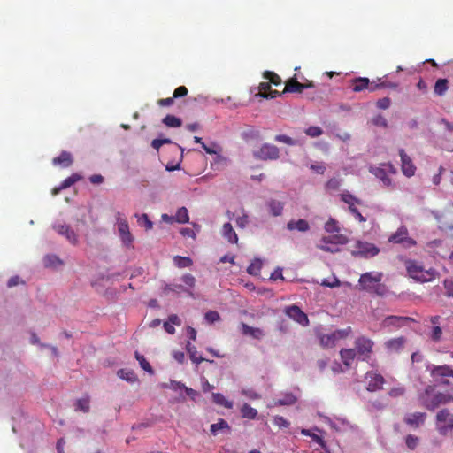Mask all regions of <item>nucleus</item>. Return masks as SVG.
Instances as JSON below:
<instances>
[{"instance_id":"1","label":"nucleus","mask_w":453,"mask_h":453,"mask_svg":"<svg viewBox=\"0 0 453 453\" xmlns=\"http://www.w3.org/2000/svg\"><path fill=\"white\" fill-rule=\"evenodd\" d=\"M383 273L380 272H368L360 275L358 285L361 290L378 296H384L388 289L385 284L381 283Z\"/></svg>"},{"instance_id":"2","label":"nucleus","mask_w":453,"mask_h":453,"mask_svg":"<svg viewBox=\"0 0 453 453\" xmlns=\"http://www.w3.org/2000/svg\"><path fill=\"white\" fill-rule=\"evenodd\" d=\"M406 269L409 276L419 282L431 281L437 274L434 269H425L420 263L414 260H409L406 262Z\"/></svg>"},{"instance_id":"3","label":"nucleus","mask_w":453,"mask_h":453,"mask_svg":"<svg viewBox=\"0 0 453 453\" xmlns=\"http://www.w3.org/2000/svg\"><path fill=\"white\" fill-rule=\"evenodd\" d=\"M421 401L428 410H434L440 404H446L453 402V395L445 393L430 394V388H428L421 396Z\"/></svg>"},{"instance_id":"4","label":"nucleus","mask_w":453,"mask_h":453,"mask_svg":"<svg viewBox=\"0 0 453 453\" xmlns=\"http://www.w3.org/2000/svg\"><path fill=\"white\" fill-rule=\"evenodd\" d=\"M426 370L430 372V375L434 381L442 385H449V382L446 378L453 377V367L447 365H435L429 364L426 366Z\"/></svg>"},{"instance_id":"5","label":"nucleus","mask_w":453,"mask_h":453,"mask_svg":"<svg viewBox=\"0 0 453 453\" xmlns=\"http://www.w3.org/2000/svg\"><path fill=\"white\" fill-rule=\"evenodd\" d=\"M253 157L262 161H274L280 158V150L277 146L265 142L257 150H253Z\"/></svg>"},{"instance_id":"6","label":"nucleus","mask_w":453,"mask_h":453,"mask_svg":"<svg viewBox=\"0 0 453 453\" xmlns=\"http://www.w3.org/2000/svg\"><path fill=\"white\" fill-rule=\"evenodd\" d=\"M436 428L440 434L447 435L453 430V413L448 409H442L436 414Z\"/></svg>"},{"instance_id":"7","label":"nucleus","mask_w":453,"mask_h":453,"mask_svg":"<svg viewBox=\"0 0 453 453\" xmlns=\"http://www.w3.org/2000/svg\"><path fill=\"white\" fill-rule=\"evenodd\" d=\"M325 422L330 426L332 429L338 433H356L357 432V426L352 425L345 418L335 417L331 418L329 417H324Z\"/></svg>"},{"instance_id":"8","label":"nucleus","mask_w":453,"mask_h":453,"mask_svg":"<svg viewBox=\"0 0 453 453\" xmlns=\"http://www.w3.org/2000/svg\"><path fill=\"white\" fill-rule=\"evenodd\" d=\"M346 238L342 235H334L331 237H323L317 248L326 252L336 253L340 250L337 244H344Z\"/></svg>"},{"instance_id":"9","label":"nucleus","mask_w":453,"mask_h":453,"mask_svg":"<svg viewBox=\"0 0 453 453\" xmlns=\"http://www.w3.org/2000/svg\"><path fill=\"white\" fill-rule=\"evenodd\" d=\"M374 342L365 336L357 337L355 341V349L358 358L365 361L372 351Z\"/></svg>"},{"instance_id":"10","label":"nucleus","mask_w":453,"mask_h":453,"mask_svg":"<svg viewBox=\"0 0 453 453\" xmlns=\"http://www.w3.org/2000/svg\"><path fill=\"white\" fill-rule=\"evenodd\" d=\"M355 248L356 250L353 251V255L364 258L373 257L380 252V249L377 246L363 241H357Z\"/></svg>"},{"instance_id":"11","label":"nucleus","mask_w":453,"mask_h":453,"mask_svg":"<svg viewBox=\"0 0 453 453\" xmlns=\"http://www.w3.org/2000/svg\"><path fill=\"white\" fill-rule=\"evenodd\" d=\"M388 241L393 243L402 244L404 248H411L416 245V241L408 236V230L405 226H400L397 231L388 238Z\"/></svg>"},{"instance_id":"12","label":"nucleus","mask_w":453,"mask_h":453,"mask_svg":"<svg viewBox=\"0 0 453 453\" xmlns=\"http://www.w3.org/2000/svg\"><path fill=\"white\" fill-rule=\"evenodd\" d=\"M366 389L371 392H375L382 388L385 383V379L380 373L374 371L367 372L365 374Z\"/></svg>"},{"instance_id":"13","label":"nucleus","mask_w":453,"mask_h":453,"mask_svg":"<svg viewBox=\"0 0 453 453\" xmlns=\"http://www.w3.org/2000/svg\"><path fill=\"white\" fill-rule=\"evenodd\" d=\"M52 227L58 234L65 237L71 244L76 245L78 243V235L69 225L56 222Z\"/></svg>"},{"instance_id":"14","label":"nucleus","mask_w":453,"mask_h":453,"mask_svg":"<svg viewBox=\"0 0 453 453\" xmlns=\"http://www.w3.org/2000/svg\"><path fill=\"white\" fill-rule=\"evenodd\" d=\"M117 226L119 237L126 247L131 246L134 238L129 231L127 221L122 219L119 214L117 218Z\"/></svg>"},{"instance_id":"15","label":"nucleus","mask_w":453,"mask_h":453,"mask_svg":"<svg viewBox=\"0 0 453 453\" xmlns=\"http://www.w3.org/2000/svg\"><path fill=\"white\" fill-rule=\"evenodd\" d=\"M399 156L401 157V169L403 175L408 178L412 177L415 174L416 166L411 158L405 153L403 149L399 150Z\"/></svg>"},{"instance_id":"16","label":"nucleus","mask_w":453,"mask_h":453,"mask_svg":"<svg viewBox=\"0 0 453 453\" xmlns=\"http://www.w3.org/2000/svg\"><path fill=\"white\" fill-rule=\"evenodd\" d=\"M286 314L303 326L309 325L307 315L296 305H291L288 307L286 309Z\"/></svg>"},{"instance_id":"17","label":"nucleus","mask_w":453,"mask_h":453,"mask_svg":"<svg viewBox=\"0 0 453 453\" xmlns=\"http://www.w3.org/2000/svg\"><path fill=\"white\" fill-rule=\"evenodd\" d=\"M370 172L381 181L384 187L392 186V180L388 177L386 168L380 166H372L370 167Z\"/></svg>"},{"instance_id":"18","label":"nucleus","mask_w":453,"mask_h":453,"mask_svg":"<svg viewBox=\"0 0 453 453\" xmlns=\"http://www.w3.org/2000/svg\"><path fill=\"white\" fill-rule=\"evenodd\" d=\"M426 418L425 412L409 413L405 416L404 421L411 426L418 427L423 425Z\"/></svg>"},{"instance_id":"19","label":"nucleus","mask_w":453,"mask_h":453,"mask_svg":"<svg viewBox=\"0 0 453 453\" xmlns=\"http://www.w3.org/2000/svg\"><path fill=\"white\" fill-rule=\"evenodd\" d=\"M287 229L289 231L305 233L310 230V225L307 220L303 219L298 220L291 219L287 224Z\"/></svg>"},{"instance_id":"20","label":"nucleus","mask_w":453,"mask_h":453,"mask_svg":"<svg viewBox=\"0 0 453 453\" xmlns=\"http://www.w3.org/2000/svg\"><path fill=\"white\" fill-rule=\"evenodd\" d=\"M412 319L410 317H402V316H388L383 320L384 326H397L400 327L403 326L406 322L411 321Z\"/></svg>"},{"instance_id":"21","label":"nucleus","mask_w":453,"mask_h":453,"mask_svg":"<svg viewBox=\"0 0 453 453\" xmlns=\"http://www.w3.org/2000/svg\"><path fill=\"white\" fill-rule=\"evenodd\" d=\"M284 203L276 199H269L266 201V206L269 212L273 217H279L282 214Z\"/></svg>"},{"instance_id":"22","label":"nucleus","mask_w":453,"mask_h":453,"mask_svg":"<svg viewBox=\"0 0 453 453\" xmlns=\"http://www.w3.org/2000/svg\"><path fill=\"white\" fill-rule=\"evenodd\" d=\"M81 179V176L78 173H73L66 178L58 187L52 189V195H58L61 190L65 189Z\"/></svg>"},{"instance_id":"23","label":"nucleus","mask_w":453,"mask_h":453,"mask_svg":"<svg viewBox=\"0 0 453 453\" xmlns=\"http://www.w3.org/2000/svg\"><path fill=\"white\" fill-rule=\"evenodd\" d=\"M298 396L290 392L281 394V397L276 400L274 406H289L296 403Z\"/></svg>"},{"instance_id":"24","label":"nucleus","mask_w":453,"mask_h":453,"mask_svg":"<svg viewBox=\"0 0 453 453\" xmlns=\"http://www.w3.org/2000/svg\"><path fill=\"white\" fill-rule=\"evenodd\" d=\"M221 234L230 243H237L238 236L230 223H225Z\"/></svg>"},{"instance_id":"25","label":"nucleus","mask_w":453,"mask_h":453,"mask_svg":"<svg viewBox=\"0 0 453 453\" xmlns=\"http://www.w3.org/2000/svg\"><path fill=\"white\" fill-rule=\"evenodd\" d=\"M52 163L54 165L68 167L73 163V157L69 152L63 151L58 157L53 158Z\"/></svg>"},{"instance_id":"26","label":"nucleus","mask_w":453,"mask_h":453,"mask_svg":"<svg viewBox=\"0 0 453 453\" xmlns=\"http://www.w3.org/2000/svg\"><path fill=\"white\" fill-rule=\"evenodd\" d=\"M341 358L343 364L349 367L352 365L356 356L357 355L354 349H342L340 351Z\"/></svg>"},{"instance_id":"27","label":"nucleus","mask_w":453,"mask_h":453,"mask_svg":"<svg viewBox=\"0 0 453 453\" xmlns=\"http://www.w3.org/2000/svg\"><path fill=\"white\" fill-rule=\"evenodd\" d=\"M63 261L54 254H48L43 257V265L48 268H58L63 265Z\"/></svg>"},{"instance_id":"28","label":"nucleus","mask_w":453,"mask_h":453,"mask_svg":"<svg viewBox=\"0 0 453 453\" xmlns=\"http://www.w3.org/2000/svg\"><path fill=\"white\" fill-rule=\"evenodd\" d=\"M241 137L245 142H250L253 140L258 141L261 139V134L259 130L255 129L253 127H249L241 133Z\"/></svg>"},{"instance_id":"29","label":"nucleus","mask_w":453,"mask_h":453,"mask_svg":"<svg viewBox=\"0 0 453 453\" xmlns=\"http://www.w3.org/2000/svg\"><path fill=\"white\" fill-rule=\"evenodd\" d=\"M211 397H212L213 403H216L217 405L223 406L226 409H232L234 406L233 402L227 400L220 393H212Z\"/></svg>"},{"instance_id":"30","label":"nucleus","mask_w":453,"mask_h":453,"mask_svg":"<svg viewBox=\"0 0 453 453\" xmlns=\"http://www.w3.org/2000/svg\"><path fill=\"white\" fill-rule=\"evenodd\" d=\"M186 349L193 363L198 365L205 360L203 357L198 355L196 348L194 345H192L190 342H187Z\"/></svg>"},{"instance_id":"31","label":"nucleus","mask_w":453,"mask_h":453,"mask_svg":"<svg viewBox=\"0 0 453 453\" xmlns=\"http://www.w3.org/2000/svg\"><path fill=\"white\" fill-rule=\"evenodd\" d=\"M230 429L231 428H230L228 423L222 418H219L217 423L211 425V433L213 435H216L219 431L228 433V432H230Z\"/></svg>"},{"instance_id":"32","label":"nucleus","mask_w":453,"mask_h":453,"mask_svg":"<svg viewBox=\"0 0 453 453\" xmlns=\"http://www.w3.org/2000/svg\"><path fill=\"white\" fill-rule=\"evenodd\" d=\"M118 376L130 383L137 381L136 374L130 369H120L117 372Z\"/></svg>"},{"instance_id":"33","label":"nucleus","mask_w":453,"mask_h":453,"mask_svg":"<svg viewBox=\"0 0 453 453\" xmlns=\"http://www.w3.org/2000/svg\"><path fill=\"white\" fill-rule=\"evenodd\" d=\"M242 417L248 419H255L257 416V411L248 403H244L241 408Z\"/></svg>"},{"instance_id":"34","label":"nucleus","mask_w":453,"mask_h":453,"mask_svg":"<svg viewBox=\"0 0 453 453\" xmlns=\"http://www.w3.org/2000/svg\"><path fill=\"white\" fill-rule=\"evenodd\" d=\"M175 222L185 224L189 222L188 211L186 207H180L174 215Z\"/></svg>"},{"instance_id":"35","label":"nucleus","mask_w":453,"mask_h":453,"mask_svg":"<svg viewBox=\"0 0 453 453\" xmlns=\"http://www.w3.org/2000/svg\"><path fill=\"white\" fill-rule=\"evenodd\" d=\"M342 201L349 205V208L355 205L362 204V201L348 191L343 192L341 195Z\"/></svg>"},{"instance_id":"36","label":"nucleus","mask_w":453,"mask_h":453,"mask_svg":"<svg viewBox=\"0 0 453 453\" xmlns=\"http://www.w3.org/2000/svg\"><path fill=\"white\" fill-rule=\"evenodd\" d=\"M319 342L321 346L324 348H332L335 345V342H337L334 334H320L319 336Z\"/></svg>"},{"instance_id":"37","label":"nucleus","mask_w":453,"mask_h":453,"mask_svg":"<svg viewBox=\"0 0 453 453\" xmlns=\"http://www.w3.org/2000/svg\"><path fill=\"white\" fill-rule=\"evenodd\" d=\"M242 333L256 339H259L264 335L261 329L250 326L246 324H242Z\"/></svg>"},{"instance_id":"38","label":"nucleus","mask_w":453,"mask_h":453,"mask_svg":"<svg viewBox=\"0 0 453 453\" xmlns=\"http://www.w3.org/2000/svg\"><path fill=\"white\" fill-rule=\"evenodd\" d=\"M74 409L76 411L88 412L90 409L89 398L86 396L76 400Z\"/></svg>"},{"instance_id":"39","label":"nucleus","mask_w":453,"mask_h":453,"mask_svg":"<svg viewBox=\"0 0 453 453\" xmlns=\"http://www.w3.org/2000/svg\"><path fill=\"white\" fill-rule=\"evenodd\" d=\"M304 88H305V85L304 84H302V83L296 81V80H293V81H291L287 83L285 90L283 91V93H285V92H298V93H301Z\"/></svg>"},{"instance_id":"40","label":"nucleus","mask_w":453,"mask_h":453,"mask_svg":"<svg viewBox=\"0 0 453 453\" xmlns=\"http://www.w3.org/2000/svg\"><path fill=\"white\" fill-rule=\"evenodd\" d=\"M369 84H370V81L368 78H363V77L356 78L354 80L353 91L360 92V91L364 90L365 88H368Z\"/></svg>"},{"instance_id":"41","label":"nucleus","mask_w":453,"mask_h":453,"mask_svg":"<svg viewBox=\"0 0 453 453\" xmlns=\"http://www.w3.org/2000/svg\"><path fill=\"white\" fill-rule=\"evenodd\" d=\"M404 344V339L403 337L391 339L386 342L387 349L394 351H397L401 348H403Z\"/></svg>"},{"instance_id":"42","label":"nucleus","mask_w":453,"mask_h":453,"mask_svg":"<svg viewBox=\"0 0 453 453\" xmlns=\"http://www.w3.org/2000/svg\"><path fill=\"white\" fill-rule=\"evenodd\" d=\"M448 90V81L446 79H439L434 85V93L438 96H443Z\"/></svg>"},{"instance_id":"43","label":"nucleus","mask_w":453,"mask_h":453,"mask_svg":"<svg viewBox=\"0 0 453 453\" xmlns=\"http://www.w3.org/2000/svg\"><path fill=\"white\" fill-rule=\"evenodd\" d=\"M163 123L169 127H179L181 126L182 121L180 118L173 115H166L163 119Z\"/></svg>"},{"instance_id":"44","label":"nucleus","mask_w":453,"mask_h":453,"mask_svg":"<svg viewBox=\"0 0 453 453\" xmlns=\"http://www.w3.org/2000/svg\"><path fill=\"white\" fill-rule=\"evenodd\" d=\"M262 268V261L259 258L254 259L247 268V273L250 275H257Z\"/></svg>"},{"instance_id":"45","label":"nucleus","mask_w":453,"mask_h":453,"mask_svg":"<svg viewBox=\"0 0 453 453\" xmlns=\"http://www.w3.org/2000/svg\"><path fill=\"white\" fill-rule=\"evenodd\" d=\"M173 263L179 268H186L192 265V260L188 257L175 256Z\"/></svg>"},{"instance_id":"46","label":"nucleus","mask_w":453,"mask_h":453,"mask_svg":"<svg viewBox=\"0 0 453 453\" xmlns=\"http://www.w3.org/2000/svg\"><path fill=\"white\" fill-rule=\"evenodd\" d=\"M137 222L140 226H144L146 230H150L153 227V222L149 219L148 215L143 213L142 215L135 214Z\"/></svg>"},{"instance_id":"47","label":"nucleus","mask_w":453,"mask_h":453,"mask_svg":"<svg viewBox=\"0 0 453 453\" xmlns=\"http://www.w3.org/2000/svg\"><path fill=\"white\" fill-rule=\"evenodd\" d=\"M135 357H136L137 361L139 362L140 366L144 371L148 372L149 373H153L151 365H150V363L146 360V358L142 355L139 354L138 352H135Z\"/></svg>"},{"instance_id":"48","label":"nucleus","mask_w":453,"mask_h":453,"mask_svg":"<svg viewBox=\"0 0 453 453\" xmlns=\"http://www.w3.org/2000/svg\"><path fill=\"white\" fill-rule=\"evenodd\" d=\"M434 216L438 220V222L441 225V227L445 230L449 231V234L453 237V224H448L442 220L443 215H440L437 211H433Z\"/></svg>"},{"instance_id":"49","label":"nucleus","mask_w":453,"mask_h":453,"mask_svg":"<svg viewBox=\"0 0 453 453\" xmlns=\"http://www.w3.org/2000/svg\"><path fill=\"white\" fill-rule=\"evenodd\" d=\"M165 291H173V292H180V291H184L186 292L188 296H193V293L192 291L187 289L186 288H184L182 285H180V284H173V285H166L165 287Z\"/></svg>"},{"instance_id":"50","label":"nucleus","mask_w":453,"mask_h":453,"mask_svg":"<svg viewBox=\"0 0 453 453\" xmlns=\"http://www.w3.org/2000/svg\"><path fill=\"white\" fill-rule=\"evenodd\" d=\"M274 141L279 142L286 143L289 146H295L297 144V141L286 135V134H277L274 137Z\"/></svg>"},{"instance_id":"51","label":"nucleus","mask_w":453,"mask_h":453,"mask_svg":"<svg viewBox=\"0 0 453 453\" xmlns=\"http://www.w3.org/2000/svg\"><path fill=\"white\" fill-rule=\"evenodd\" d=\"M304 133L311 138H316V137L320 136L323 134V130L319 127L311 126V127H309L308 128H306Z\"/></svg>"},{"instance_id":"52","label":"nucleus","mask_w":453,"mask_h":453,"mask_svg":"<svg viewBox=\"0 0 453 453\" xmlns=\"http://www.w3.org/2000/svg\"><path fill=\"white\" fill-rule=\"evenodd\" d=\"M201 145L205 152L210 155H218L221 151L220 147L216 143H212L211 146H208L204 142H201Z\"/></svg>"},{"instance_id":"53","label":"nucleus","mask_w":453,"mask_h":453,"mask_svg":"<svg viewBox=\"0 0 453 453\" xmlns=\"http://www.w3.org/2000/svg\"><path fill=\"white\" fill-rule=\"evenodd\" d=\"M161 386L163 388H171L174 391L181 390L182 388H185L182 382L176 380H170L169 383H163Z\"/></svg>"},{"instance_id":"54","label":"nucleus","mask_w":453,"mask_h":453,"mask_svg":"<svg viewBox=\"0 0 453 453\" xmlns=\"http://www.w3.org/2000/svg\"><path fill=\"white\" fill-rule=\"evenodd\" d=\"M325 230L327 233H337L340 231V228L338 226V222L334 220V219H330L326 224H325Z\"/></svg>"},{"instance_id":"55","label":"nucleus","mask_w":453,"mask_h":453,"mask_svg":"<svg viewBox=\"0 0 453 453\" xmlns=\"http://www.w3.org/2000/svg\"><path fill=\"white\" fill-rule=\"evenodd\" d=\"M242 395L249 399L256 400L261 398V395L252 388H244L242 390Z\"/></svg>"},{"instance_id":"56","label":"nucleus","mask_w":453,"mask_h":453,"mask_svg":"<svg viewBox=\"0 0 453 453\" xmlns=\"http://www.w3.org/2000/svg\"><path fill=\"white\" fill-rule=\"evenodd\" d=\"M204 319L209 323H214L220 319V316L217 311H210L205 313Z\"/></svg>"},{"instance_id":"57","label":"nucleus","mask_w":453,"mask_h":453,"mask_svg":"<svg viewBox=\"0 0 453 453\" xmlns=\"http://www.w3.org/2000/svg\"><path fill=\"white\" fill-rule=\"evenodd\" d=\"M273 424L280 428H287L290 426V423L282 416H275L273 418Z\"/></svg>"},{"instance_id":"58","label":"nucleus","mask_w":453,"mask_h":453,"mask_svg":"<svg viewBox=\"0 0 453 453\" xmlns=\"http://www.w3.org/2000/svg\"><path fill=\"white\" fill-rule=\"evenodd\" d=\"M442 331L439 326H434L431 332V339L434 342H439L441 337Z\"/></svg>"},{"instance_id":"59","label":"nucleus","mask_w":453,"mask_h":453,"mask_svg":"<svg viewBox=\"0 0 453 453\" xmlns=\"http://www.w3.org/2000/svg\"><path fill=\"white\" fill-rule=\"evenodd\" d=\"M443 286L445 288V296H447L448 297H453V280H445L443 282Z\"/></svg>"},{"instance_id":"60","label":"nucleus","mask_w":453,"mask_h":453,"mask_svg":"<svg viewBox=\"0 0 453 453\" xmlns=\"http://www.w3.org/2000/svg\"><path fill=\"white\" fill-rule=\"evenodd\" d=\"M376 105L381 110H387L391 105V100L388 97H383L377 101Z\"/></svg>"},{"instance_id":"61","label":"nucleus","mask_w":453,"mask_h":453,"mask_svg":"<svg viewBox=\"0 0 453 453\" xmlns=\"http://www.w3.org/2000/svg\"><path fill=\"white\" fill-rule=\"evenodd\" d=\"M349 212L356 218L357 220H358L359 222H365L366 221V218L364 217L360 212L359 211L357 210V208L355 206H351L349 208Z\"/></svg>"},{"instance_id":"62","label":"nucleus","mask_w":453,"mask_h":453,"mask_svg":"<svg viewBox=\"0 0 453 453\" xmlns=\"http://www.w3.org/2000/svg\"><path fill=\"white\" fill-rule=\"evenodd\" d=\"M418 443V438L417 436L410 434L406 437V445L409 449H414L417 447Z\"/></svg>"},{"instance_id":"63","label":"nucleus","mask_w":453,"mask_h":453,"mask_svg":"<svg viewBox=\"0 0 453 453\" xmlns=\"http://www.w3.org/2000/svg\"><path fill=\"white\" fill-rule=\"evenodd\" d=\"M372 123H373V125L378 126V127H388V121L381 114L375 116L372 119Z\"/></svg>"},{"instance_id":"64","label":"nucleus","mask_w":453,"mask_h":453,"mask_svg":"<svg viewBox=\"0 0 453 453\" xmlns=\"http://www.w3.org/2000/svg\"><path fill=\"white\" fill-rule=\"evenodd\" d=\"M264 77L265 79H269L271 81L272 83L275 84V85H279L280 83V78L274 73L273 72H265V74H264Z\"/></svg>"}]
</instances>
